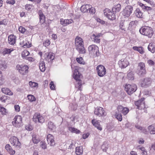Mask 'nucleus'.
<instances>
[{
    "instance_id": "nucleus-1",
    "label": "nucleus",
    "mask_w": 155,
    "mask_h": 155,
    "mask_svg": "<svg viewBox=\"0 0 155 155\" xmlns=\"http://www.w3.org/2000/svg\"><path fill=\"white\" fill-rule=\"evenodd\" d=\"M75 44L76 49L80 54L85 53V50L84 45V41L80 37L77 36L75 39Z\"/></svg>"
},
{
    "instance_id": "nucleus-2",
    "label": "nucleus",
    "mask_w": 155,
    "mask_h": 155,
    "mask_svg": "<svg viewBox=\"0 0 155 155\" xmlns=\"http://www.w3.org/2000/svg\"><path fill=\"white\" fill-rule=\"evenodd\" d=\"M82 76L79 72L78 70L75 69L73 73V77L78 82L75 85V87L78 88V90H81L82 86V81L81 80Z\"/></svg>"
},
{
    "instance_id": "nucleus-3",
    "label": "nucleus",
    "mask_w": 155,
    "mask_h": 155,
    "mask_svg": "<svg viewBox=\"0 0 155 155\" xmlns=\"http://www.w3.org/2000/svg\"><path fill=\"white\" fill-rule=\"evenodd\" d=\"M139 31L142 34L151 38L153 34L152 28L148 26H145L140 29Z\"/></svg>"
},
{
    "instance_id": "nucleus-4",
    "label": "nucleus",
    "mask_w": 155,
    "mask_h": 155,
    "mask_svg": "<svg viewBox=\"0 0 155 155\" xmlns=\"http://www.w3.org/2000/svg\"><path fill=\"white\" fill-rule=\"evenodd\" d=\"M124 87L125 91L129 95L135 92L137 89V86L134 84H126Z\"/></svg>"
},
{
    "instance_id": "nucleus-5",
    "label": "nucleus",
    "mask_w": 155,
    "mask_h": 155,
    "mask_svg": "<svg viewBox=\"0 0 155 155\" xmlns=\"http://www.w3.org/2000/svg\"><path fill=\"white\" fill-rule=\"evenodd\" d=\"M89 54L93 56H98L100 55L98 47L94 45H90L88 47Z\"/></svg>"
},
{
    "instance_id": "nucleus-6",
    "label": "nucleus",
    "mask_w": 155,
    "mask_h": 155,
    "mask_svg": "<svg viewBox=\"0 0 155 155\" xmlns=\"http://www.w3.org/2000/svg\"><path fill=\"white\" fill-rule=\"evenodd\" d=\"M16 68L20 74L22 75H25L28 72V67L27 65L18 64L16 65Z\"/></svg>"
},
{
    "instance_id": "nucleus-7",
    "label": "nucleus",
    "mask_w": 155,
    "mask_h": 155,
    "mask_svg": "<svg viewBox=\"0 0 155 155\" xmlns=\"http://www.w3.org/2000/svg\"><path fill=\"white\" fill-rule=\"evenodd\" d=\"M13 125L16 127H20L22 125V118L19 115L15 116L12 122Z\"/></svg>"
},
{
    "instance_id": "nucleus-8",
    "label": "nucleus",
    "mask_w": 155,
    "mask_h": 155,
    "mask_svg": "<svg viewBox=\"0 0 155 155\" xmlns=\"http://www.w3.org/2000/svg\"><path fill=\"white\" fill-rule=\"evenodd\" d=\"M104 14L109 19L113 20L116 18L115 13L108 9H106L104 11Z\"/></svg>"
},
{
    "instance_id": "nucleus-9",
    "label": "nucleus",
    "mask_w": 155,
    "mask_h": 155,
    "mask_svg": "<svg viewBox=\"0 0 155 155\" xmlns=\"http://www.w3.org/2000/svg\"><path fill=\"white\" fill-rule=\"evenodd\" d=\"M96 70L98 76L103 77L106 74V70L105 67L101 65H99L96 67Z\"/></svg>"
},
{
    "instance_id": "nucleus-10",
    "label": "nucleus",
    "mask_w": 155,
    "mask_h": 155,
    "mask_svg": "<svg viewBox=\"0 0 155 155\" xmlns=\"http://www.w3.org/2000/svg\"><path fill=\"white\" fill-rule=\"evenodd\" d=\"M10 141L13 146L17 148H19L21 146V144L18 139L16 137H11L10 139Z\"/></svg>"
},
{
    "instance_id": "nucleus-11",
    "label": "nucleus",
    "mask_w": 155,
    "mask_h": 155,
    "mask_svg": "<svg viewBox=\"0 0 155 155\" xmlns=\"http://www.w3.org/2000/svg\"><path fill=\"white\" fill-rule=\"evenodd\" d=\"M33 121L36 123H43L45 121V119L41 115L38 113H35L34 115Z\"/></svg>"
},
{
    "instance_id": "nucleus-12",
    "label": "nucleus",
    "mask_w": 155,
    "mask_h": 155,
    "mask_svg": "<svg viewBox=\"0 0 155 155\" xmlns=\"http://www.w3.org/2000/svg\"><path fill=\"white\" fill-rule=\"evenodd\" d=\"M133 10V7L130 5H128L125 7L123 11L122 14L125 17H128L130 16Z\"/></svg>"
},
{
    "instance_id": "nucleus-13",
    "label": "nucleus",
    "mask_w": 155,
    "mask_h": 155,
    "mask_svg": "<svg viewBox=\"0 0 155 155\" xmlns=\"http://www.w3.org/2000/svg\"><path fill=\"white\" fill-rule=\"evenodd\" d=\"M144 99V97L142 98L140 100L135 102V104L139 109L142 110L147 108L145 105Z\"/></svg>"
},
{
    "instance_id": "nucleus-14",
    "label": "nucleus",
    "mask_w": 155,
    "mask_h": 155,
    "mask_svg": "<svg viewBox=\"0 0 155 155\" xmlns=\"http://www.w3.org/2000/svg\"><path fill=\"white\" fill-rule=\"evenodd\" d=\"M138 74L140 75L145 74L146 73L145 65L144 63L140 62L139 63Z\"/></svg>"
},
{
    "instance_id": "nucleus-15",
    "label": "nucleus",
    "mask_w": 155,
    "mask_h": 155,
    "mask_svg": "<svg viewBox=\"0 0 155 155\" xmlns=\"http://www.w3.org/2000/svg\"><path fill=\"white\" fill-rule=\"evenodd\" d=\"M94 114L99 117L105 116L106 115L104 110L101 107H97L95 109Z\"/></svg>"
},
{
    "instance_id": "nucleus-16",
    "label": "nucleus",
    "mask_w": 155,
    "mask_h": 155,
    "mask_svg": "<svg viewBox=\"0 0 155 155\" xmlns=\"http://www.w3.org/2000/svg\"><path fill=\"white\" fill-rule=\"evenodd\" d=\"M140 83L141 87H146L150 85L151 80L150 78H146L141 80Z\"/></svg>"
},
{
    "instance_id": "nucleus-17",
    "label": "nucleus",
    "mask_w": 155,
    "mask_h": 155,
    "mask_svg": "<svg viewBox=\"0 0 155 155\" xmlns=\"http://www.w3.org/2000/svg\"><path fill=\"white\" fill-rule=\"evenodd\" d=\"M20 44L22 47L25 48H29L31 46V43L28 41L26 39H21Z\"/></svg>"
},
{
    "instance_id": "nucleus-18",
    "label": "nucleus",
    "mask_w": 155,
    "mask_h": 155,
    "mask_svg": "<svg viewBox=\"0 0 155 155\" xmlns=\"http://www.w3.org/2000/svg\"><path fill=\"white\" fill-rule=\"evenodd\" d=\"M55 54L51 52L45 53V60L48 62H51L54 58Z\"/></svg>"
},
{
    "instance_id": "nucleus-19",
    "label": "nucleus",
    "mask_w": 155,
    "mask_h": 155,
    "mask_svg": "<svg viewBox=\"0 0 155 155\" xmlns=\"http://www.w3.org/2000/svg\"><path fill=\"white\" fill-rule=\"evenodd\" d=\"M102 34L101 33H98L96 34H93L91 36V38L93 41L94 42L99 43L100 42V39L99 38L102 36Z\"/></svg>"
},
{
    "instance_id": "nucleus-20",
    "label": "nucleus",
    "mask_w": 155,
    "mask_h": 155,
    "mask_svg": "<svg viewBox=\"0 0 155 155\" xmlns=\"http://www.w3.org/2000/svg\"><path fill=\"white\" fill-rule=\"evenodd\" d=\"M47 140L48 143L50 144L51 146H53L55 145L54 137L53 136L50 134H48L47 137Z\"/></svg>"
},
{
    "instance_id": "nucleus-21",
    "label": "nucleus",
    "mask_w": 155,
    "mask_h": 155,
    "mask_svg": "<svg viewBox=\"0 0 155 155\" xmlns=\"http://www.w3.org/2000/svg\"><path fill=\"white\" fill-rule=\"evenodd\" d=\"M118 64L121 68H125L129 64V62L126 59H122L118 62Z\"/></svg>"
},
{
    "instance_id": "nucleus-22",
    "label": "nucleus",
    "mask_w": 155,
    "mask_h": 155,
    "mask_svg": "<svg viewBox=\"0 0 155 155\" xmlns=\"http://www.w3.org/2000/svg\"><path fill=\"white\" fill-rule=\"evenodd\" d=\"M117 110L118 112H121L124 115L127 114L129 111L128 108L124 107L121 105H119L118 107Z\"/></svg>"
},
{
    "instance_id": "nucleus-23",
    "label": "nucleus",
    "mask_w": 155,
    "mask_h": 155,
    "mask_svg": "<svg viewBox=\"0 0 155 155\" xmlns=\"http://www.w3.org/2000/svg\"><path fill=\"white\" fill-rule=\"evenodd\" d=\"M16 36L13 35H11L8 36V42L11 45H14L16 42Z\"/></svg>"
},
{
    "instance_id": "nucleus-24",
    "label": "nucleus",
    "mask_w": 155,
    "mask_h": 155,
    "mask_svg": "<svg viewBox=\"0 0 155 155\" xmlns=\"http://www.w3.org/2000/svg\"><path fill=\"white\" fill-rule=\"evenodd\" d=\"M92 122L93 125L96 127L99 130L101 131L102 130V127L98 120L94 119L92 120Z\"/></svg>"
},
{
    "instance_id": "nucleus-25",
    "label": "nucleus",
    "mask_w": 155,
    "mask_h": 155,
    "mask_svg": "<svg viewBox=\"0 0 155 155\" xmlns=\"http://www.w3.org/2000/svg\"><path fill=\"white\" fill-rule=\"evenodd\" d=\"M1 91L4 94L9 96H12L13 94V92L9 88L7 87L2 88Z\"/></svg>"
},
{
    "instance_id": "nucleus-26",
    "label": "nucleus",
    "mask_w": 155,
    "mask_h": 155,
    "mask_svg": "<svg viewBox=\"0 0 155 155\" xmlns=\"http://www.w3.org/2000/svg\"><path fill=\"white\" fill-rule=\"evenodd\" d=\"M132 49L134 51H138L140 54H143L144 53V48L141 46H134L132 47Z\"/></svg>"
},
{
    "instance_id": "nucleus-27",
    "label": "nucleus",
    "mask_w": 155,
    "mask_h": 155,
    "mask_svg": "<svg viewBox=\"0 0 155 155\" xmlns=\"http://www.w3.org/2000/svg\"><path fill=\"white\" fill-rule=\"evenodd\" d=\"M90 5L89 4L84 5L81 6V11L83 12H88V10L90 8Z\"/></svg>"
},
{
    "instance_id": "nucleus-28",
    "label": "nucleus",
    "mask_w": 155,
    "mask_h": 155,
    "mask_svg": "<svg viewBox=\"0 0 155 155\" xmlns=\"http://www.w3.org/2000/svg\"><path fill=\"white\" fill-rule=\"evenodd\" d=\"M39 68L41 71L44 72L45 70V63L43 60H41L39 63Z\"/></svg>"
},
{
    "instance_id": "nucleus-29",
    "label": "nucleus",
    "mask_w": 155,
    "mask_h": 155,
    "mask_svg": "<svg viewBox=\"0 0 155 155\" xmlns=\"http://www.w3.org/2000/svg\"><path fill=\"white\" fill-rule=\"evenodd\" d=\"M148 129L151 134H155V124H153L149 126Z\"/></svg>"
},
{
    "instance_id": "nucleus-30",
    "label": "nucleus",
    "mask_w": 155,
    "mask_h": 155,
    "mask_svg": "<svg viewBox=\"0 0 155 155\" xmlns=\"http://www.w3.org/2000/svg\"><path fill=\"white\" fill-rule=\"evenodd\" d=\"M5 148L8 152L11 155H13L15 153V151L12 149L11 147L9 144H6L5 146Z\"/></svg>"
},
{
    "instance_id": "nucleus-31",
    "label": "nucleus",
    "mask_w": 155,
    "mask_h": 155,
    "mask_svg": "<svg viewBox=\"0 0 155 155\" xmlns=\"http://www.w3.org/2000/svg\"><path fill=\"white\" fill-rule=\"evenodd\" d=\"M38 14L39 16L40 21L41 23L43 24L45 22V16L41 10L39 11Z\"/></svg>"
},
{
    "instance_id": "nucleus-32",
    "label": "nucleus",
    "mask_w": 155,
    "mask_h": 155,
    "mask_svg": "<svg viewBox=\"0 0 155 155\" xmlns=\"http://www.w3.org/2000/svg\"><path fill=\"white\" fill-rule=\"evenodd\" d=\"M47 128L50 130L54 131L55 129V126L52 122L50 121L48 123Z\"/></svg>"
},
{
    "instance_id": "nucleus-33",
    "label": "nucleus",
    "mask_w": 155,
    "mask_h": 155,
    "mask_svg": "<svg viewBox=\"0 0 155 155\" xmlns=\"http://www.w3.org/2000/svg\"><path fill=\"white\" fill-rule=\"evenodd\" d=\"M7 68V64L5 61H0V69L4 71Z\"/></svg>"
},
{
    "instance_id": "nucleus-34",
    "label": "nucleus",
    "mask_w": 155,
    "mask_h": 155,
    "mask_svg": "<svg viewBox=\"0 0 155 155\" xmlns=\"http://www.w3.org/2000/svg\"><path fill=\"white\" fill-rule=\"evenodd\" d=\"M83 150L82 147L79 146L77 147L75 149V153L77 155H80L83 153Z\"/></svg>"
},
{
    "instance_id": "nucleus-35",
    "label": "nucleus",
    "mask_w": 155,
    "mask_h": 155,
    "mask_svg": "<svg viewBox=\"0 0 155 155\" xmlns=\"http://www.w3.org/2000/svg\"><path fill=\"white\" fill-rule=\"evenodd\" d=\"M121 8V5L120 4H118L115 5L112 9V11L116 14L117 12H119Z\"/></svg>"
},
{
    "instance_id": "nucleus-36",
    "label": "nucleus",
    "mask_w": 155,
    "mask_h": 155,
    "mask_svg": "<svg viewBox=\"0 0 155 155\" xmlns=\"http://www.w3.org/2000/svg\"><path fill=\"white\" fill-rule=\"evenodd\" d=\"M32 141L35 144H37L39 143L40 140L38 137L35 135H33L32 136Z\"/></svg>"
},
{
    "instance_id": "nucleus-37",
    "label": "nucleus",
    "mask_w": 155,
    "mask_h": 155,
    "mask_svg": "<svg viewBox=\"0 0 155 155\" xmlns=\"http://www.w3.org/2000/svg\"><path fill=\"white\" fill-rule=\"evenodd\" d=\"M13 50V49L5 48L2 50V53L3 55H5L7 54H10Z\"/></svg>"
},
{
    "instance_id": "nucleus-38",
    "label": "nucleus",
    "mask_w": 155,
    "mask_h": 155,
    "mask_svg": "<svg viewBox=\"0 0 155 155\" xmlns=\"http://www.w3.org/2000/svg\"><path fill=\"white\" fill-rule=\"evenodd\" d=\"M148 49L152 53L155 52V47L153 44L150 43L148 46Z\"/></svg>"
},
{
    "instance_id": "nucleus-39",
    "label": "nucleus",
    "mask_w": 155,
    "mask_h": 155,
    "mask_svg": "<svg viewBox=\"0 0 155 155\" xmlns=\"http://www.w3.org/2000/svg\"><path fill=\"white\" fill-rule=\"evenodd\" d=\"M68 130L71 132L76 134H79L81 132L80 130L74 127H69Z\"/></svg>"
},
{
    "instance_id": "nucleus-40",
    "label": "nucleus",
    "mask_w": 155,
    "mask_h": 155,
    "mask_svg": "<svg viewBox=\"0 0 155 155\" xmlns=\"http://www.w3.org/2000/svg\"><path fill=\"white\" fill-rule=\"evenodd\" d=\"M135 15L138 18H140L142 17V13L141 12L139 8H137L135 12Z\"/></svg>"
},
{
    "instance_id": "nucleus-41",
    "label": "nucleus",
    "mask_w": 155,
    "mask_h": 155,
    "mask_svg": "<svg viewBox=\"0 0 155 155\" xmlns=\"http://www.w3.org/2000/svg\"><path fill=\"white\" fill-rule=\"evenodd\" d=\"M29 54V52L27 50H24L21 53V56L23 58L25 59Z\"/></svg>"
},
{
    "instance_id": "nucleus-42",
    "label": "nucleus",
    "mask_w": 155,
    "mask_h": 155,
    "mask_svg": "<svg viewBox=\"0 0 155 155\" xmlns=\"http://www.w3.org/2000/svg\"><path fill=\"white\" fill-rule=\"evenodd\" d=\"M76 61L78 63L80 64H84L85 63L82 57H80L76 58Z\"/></svg>"
},
{
    "instance_id": "nucleus-43",
    "label": "nucleus",
    "mask_w": 155,
    "mask_h": 155,
    "mask_svg": "<svg viewBox=\"0 0 155 155\" xmlns=\"http://www.w3.org/2000/svg\"><path fill=\"white\" fill-rule=\"evenodd\" d=\"M29 84L30 86L32 87H38V84L35 82H32L31 81H29Z\"/></svg>"
},
{
    "instance_id": "nucleus-44",
    "label": "nucleus",
    "mask_w": 155,
    "mask_h": 155,
    "mask_svg": "<svg viewBox=\"0 0 155 155\" xmlns=\"http://www.w3.org/2000/svg\"><path fill=\"white\" fill-rule=\"evenodd\" d=\"M0 112L3 115H5L7 113L6 109L0 105Z\"/></svg>"
},
{
    "instance_id": "nucleus-45",
    "label": "nucleus",
    "mask_w": 155,
    "mask_h": 155,
    "mask_svg": "<svg viewBox=\"0 0 155 155\" xmlns=\"http://www.w3.org/2000/svg\"><path fill=\"white\" fill-rule=\"evenodd\" d=\"M40 147L43 149L47 148V144L45 141H41L40 142Z\"/></svg>"
},
{
    "instance_id": "nucleus-46",
    "label": "nucleus",
    "mask_w": 155,
    "mask_h": 155,
    "mask_svg": "<svg viewBox=\"0 0 155 155\" xmlns=\"http://www.w3.org/2000/svg\"><path fill=\"white\" fill-rule=\"evenodd\" d=\"M95 8L92 7L91 5H90V8L88 10V12L91 14H93L95 13Z\"/></svg>"
},
{
    "instance_id": "nucleus-47",
    "label": "nucleus",
    "mask_w": 155,
    "mask_h": 155,
    "mask_svg": "<svg viewBox=\"0 0 155 155\" xmlns=\"http://www.w3.org/2000/svg\"><path fill=\"white\" fill-rule=\"evenodd\" d=\"M115 116L116 117L118 120L119 121H120L122 120V116L121 114H119L116 112V114L115 115Z\"/></svg>"
},
{
    "instance_id": "nucleus-48",
    "label": "nucleus",
    "mask_w": 155,
    "mask_h": 155,
    "mask_svg": "<svg viewBox=\"0 0 155 155\" xmlns=\"http://www.w3.org/2000/svg\"><path fill=\"white\" fill-rule=\"evenodd\" d=\"M128 79L130 80H133L134 79V75L132 72H130L127 74Z\"/></svg>"
},
{
    "instance_id": "nucleus-49",
    "label": "nucleus",
    "mask_w": 155,
    "mask_h": 155,
    "mask_svg": "<svg viewBox=\"0 0 155 155\" xmlns=\"http://www.w3.org/2000/svg\"><path fill=\"white\" fill-rule=\"evenodd\" d=\"M18 30L21 33H23L25 31L26 29L24 27H23L21 26L19 27Z\"/></svg>"
},
{
    "instance_id": "nucleus-50",
    "label": "nucleus",
    "mask_w": 155,
    "mask_h": 155,
    "mask_svg": "<svg viewBox=\"0 0 155 155\" xmlns=\"http://www.w3.org/2000/svg\"><path fill=\"white\" fill-rule=\"evenodd\" d=\"M50 44V41L49 40L47 39L43 42L44 45L45 46H48Z\"/></svg>"
},
{
    "instance_id": "nucleus-51",
    "label": "nucleus",
    "mask_w": 155,
    "mask_h": 155,
    "mask_svg": "<svg viewBox=\"0 0 155 155\" xmlns=\"http://www.w3.org/2000/svg\"><path fill=\"white\" fill-rule=\"evenodd\" d=\"M50 89L52 90H55V86L54 83L53 81H51L50 84Z\"/></svg>"
},
{
    "instance_id": "nucleus-52",
    "label": "nucleus",
    "mask_w": 155,
    "mask_h": 155,
    "mask_svg": "<svg viewBox=\"0 0 155 155\" xmlns=\"http://www.w3.org/2000/svg\"><path fill=\"white\" fill-rule=\"evenodd\" d=\"M25 128L26 130L28 131L31 130L33 129L32 127L29 125L26 126Z\"/></svg>"
},
{
    "instance_id": "nucleus-53",
    "label": "nucleus",
    "mask_w": 155,
    "mask_h": 155,
    "mask_svg": "<svg viewBox=\"0 0 155 155\" xmlns=\"http://www.w3.org/2000/svg\"><path fill=\"white\" fill-rule=\"evenodd\" d=\"M96 20L97 22L100 23L101 24L103 25L105 23V21H104L102 20H101L99 18H96Z\"/></svg>"
},
{
    "instance_id": "nucleus-54",
    "label": "nucleus",
    "mask_w": 155,
    "mask_h": 155,
    "mask_svg": "<svg viewBox=\"0 0 155 155\" xmlns=\"http://www.w3.org/2000/svg\"><path fill=\"white\" fill-rule=\"evenodd\" d=\"M66 19H60V23L62 25L64 26H66Z\"/></svg>"
},
{
    "instance_id": "nucleus-55",
    "label": "nucleus",
    "mask_w": 155,
    "mask_h": 155,
    "mask_svg": "<svg viewBox=\"0 0 155 155\" xmlns=\"http://www.w3.org/2000/svg\"><path fill=\"white\" fill-rule=\"evenodd\" d=\"M32 7V6L30 4H27L25 5V9L28 10H30Z\"/></svg>"
},
{
    "instance_id": "nucleus-56",
    "label": "nucleus",
    "mask_w": 155,
    "mask_h": 155,
    "mask_svg": "<svg viewBox=\"0 0 155 155\" xmlns=\"http://www.w3.org/2000/svg\"><path fill=\"white\" fill-rule=\"evenodd\" d=\"M73 21L71 19H66V25H67L73 23Z\"/></svg>"
},
{
    "instance_id": "nucleus-57",
    "label": "nucleus",
    "mask_w": 155,
    "mask_h": 155,
    "mask_svg": "<svg viewBox=\"0 0 155 155\" xmlns=\"http://www.w3.org/2000/svg\"><path fill=\"white\" fill-rule=\"evenodd\" d=\"M147 63L150 66H152L154 64V62L151 60H149L147 61Z\"/></svg>"
},
{
    "instance_id": "nucleus-58",
    "label": "nucleus",
    "mask_w": 155,
    "mask_h": 155,
    "mask_svg": "<svg viewBox=\"0 0 155 155\" xmlns=\"http://www.w3.org/2000/svg\"><path fill=\"white\" fill-rule=\"evenodd\" d=\"M8 21L6 19H4L2 21H0V25H5L7 24Z\"/></svg>"
},
{
    "instance_id": "nucleus-59",
    "label": "nucleus",
    "mask_w": 155,
    "mask_h": 155,
    "mask_svg": "<svg viewBox=\"0 0 155 155\" xmlns=\"http://www.w3.org/2000/svg\"><path fill=\"white\" fill-rule=\"evenodd\" d=\"M15 110L16 112H19L20 110V107L18 105H16L14 106Z\"/></svg>"
},
{
    "instance_id": "nucleus-60",
    "label": "nucleus",
    "mask_w": 155,
    "mask_h": 155,
    "mask_svg": "<svg viewBox=\"0 0 155 155\" xmlns=\"http://www.w3.org/2000/svg\"><path fill=\"white\" fill-rule=\"evenodd\" d=\"M6 2L10 4L13 5L15 3V1L14 0H7Z\"/></svg>"
},
{
    "instance_id": "nucleus-61",
    "label": "nucleus",
    "mask_w": 155,
    "mask_h": 155,
    "mask_svg": "<svg viewBox=\"0 0 155 155\" xmlns=\"http://www.w3.org/2000/svg\"><path fill=\"white\" fill-rule=\"evenodd\" d=\"M138 142L140 144H142L144 143V140L143 138H140L138 140Z\"/></svg>"
},
{
    "instance_id": "nucleus-62",
    "label": "nucleus",
    "mask_w": 155,
    "mask_h": 155,
    "mask_svg": "<svg viewBox=\"0 0 155 155\" xmlns=\"http://www.w3.org/2000/svg\"><path fill=\"white\" fill-rule=\"evenodd\" d=\"M143 9L145 11H149L151 10L152 8L151 7H150L145 6V8H143Z\"/></svg>"
},
{
    "instance_id": "nucleus-63",
    "label": "nucleus",
    "mask_w": 155,
    "mask_h": 155,
    "mask_svg": "<svg viewBox=\"0 0 155 155\" xmlns=\"http://www.w3.org/2000/svg\"><path fill=\"white\" fill-rule=\"evenodd\" d=\"M89 135V134L88 133L84 134L82 136V138L84 139H85L88 137Z\"/></svg>"
},
{
    "instance_id": "nucleus-64",
    "label": "nucleus",
    "mask_w": 155,
    "mask_h": 155,
    "mask_svg": "<svg viewBox=\"0 0 155 155\" xmlns=\"http://www.w3.org/2000/svg\"><path fill=\"white\" fill-rule=\"evenodd\" d=\"M27 60H28L29 61L31 62L33 61H34V59L32 57H27L25 59Z\"/></svg>"
}]
</instances>
